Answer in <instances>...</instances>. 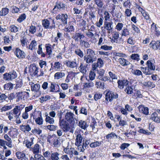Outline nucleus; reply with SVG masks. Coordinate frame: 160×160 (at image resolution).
<instances>
[{"mask_svg": "<svg viewBox=\"0 0 160 160\" xmlns=\"http://www.w3.org/2000/svg\"><path fill=\"white\" fill-rule=\"evenodd\" d=\"M87 65H84L83 63H80V66L78 68L79 71L83 74H86L87 72Z\"/></svg>", "mask_w": 160, "mask_h": 160, "instance_id": "obj_31", "label": "nucleus"}, {"mask_svg": "<svg viewBox=\"0 0 160 160\" xmlns=\"http://www.w3.org/2000/svg\"><path fill=\"white\" fill-rule=\"evenodd\" d=\"M43 155L48 159V160H59L60 154L59 152H51L48 150L43 153Z\"/></svg>", "mask_w": 160, "mask_h": 160, "instance_id": "obj_3", "label": "nucleus"}, {"mask_svg": "<svg viewBox=\"0 0 160 160\" xmlns=\"http://www.w3.org/2000/svg\"><path fill=\"white\" fill-rule=\"evenodd\" d=\"M59 117V125L60 128L62 130L63 132H67L70 129L69 123L63 119H62V113Z\"/></svg>", "mask_w": 160, "mask_h": 160, "instance_id": "obj_4", "label": "nucleus"}, {"mask_svg": "<svg viewBox=\"0 0 160 160\" xmlns=\"http://www.w3.org/2000/svg\"><path fill=\"white\" fill-rule=\"evenodd\" d=\"M64 64L68 67L71 68H76L78 65L76 61L70 60H66L65 61Z\"/></svg>", "mask_w": 160, "mask_h": 160, "instance_id": "obj_22", "label": "nucleus"}, {"mask_svg": "<svg viewBox=\"0 0 160 160\" xmlns=\"http://www.w3.org/2000/svg\"><path fill=\"white\" fill-rule=\"evenodd\" d=\"M118 61L120 64L122 66H127L130 64L129 61L123 58H119L118 59Z\"/></svg>", "mask_w": 160, "mask_h": 160, "instance_id": "obj_38", "label": "nucleus"}, {"mask_svg": "<svg viewBox=\"0 0 160 160\" xmlns=\"http://www.w3.org/2000/svg\"><path fill=\"white\" fill-rule=\"evenodd\" d=\"M40 88V85L38 83L34 84L33 83H32V84L31 85V89L33 92H39Z\"/></svg>", "mask_w": 160, "mask_h": 160, "instance_id": "obj_32", "label": "nucleus"}, {"mask_svg": "<svg viewBox=\"0 0 160 160\" xmlns=\"http://www.w3.org/2000/svg\"><path fill=\"white\" fill-rule=\"evenodd\" d=\"M104 18L105 19V21L104 22V28L105 29V32L106 31L107 33H110V22H108L107 21L110 18L109 13L107 11H105L104 13Z\"/></svg>", "mask_w": 160, "mask_h": 160, "instance_id": "obj_13", "label": "nucleus"}, {"mask_svg": "<svg viewBox=\"0 0 160 160\" xmlns=\"http://www.w3.org/2000/svg\"><path fill=\"white\" fill-rule=\"evenodd\" d=\"M8 73H9L12 80L15 79L17 77V73L14 70Z\"/></svg>", "mask_w": 160, "mask_h": 160, "instance_id": "obj_58", "label": "nucleus"}, {"mask_svg": "<svg viewBox=\"0 0 160 160\" xmlns=\"http://www.w3.org/2000/svg\"><path fill=\"white\" fill-rule=\"evenodd\" d=\"M96 58L95 57L87 56H84V61L88 64L92 63L96 61Z\"/></svg>", "mask_w": 160, "mask_h": 160, "instance_id": "obj_28", "label": "nucleus"}, {"mask_svg": "<svg viewBox=\"0 0 160 160\" xmlns=\"http://www.w3.org/2000/svg\"><path fill=\"white\" fill-rule=\"evenodd\" d=\"M42 25L44 29H55L56 28L55 23L54 19L51 18H48L42 20Z\"/></svg>", "mask_w": 160, "mask_h": 160, "instance_id": "obj_2", "label": "nucleus"}, {"mask_svg": "<svg viewBox=\"0 0 160 160\" xmlns=\"http://www.w3.org/2000/svg\"><path fill=\"white\" fill-rule=\"evenodd\" d=\"M12 108V106L11 105L9 106L4 105L0 109V112H5L8 110L11 109Z\"/></svg>", "mask_w": 160, "mask_h": 160, "instance_id": "obj_56", "label": "nucleus"}, {"mask_svg": "<svg viewBox=\"0 0 160 160\" xmlns=\"http://www.w3.org/2000/svg\"><path fill=\"white\" fill-rule=\"evenodd\" d=\"M21 130L24 132L25 131L29 132L31 130V128L29 125H22L21 127Z\"/></svg>", "mask_w": 160, "mask_h": 160, "instance_id": "obj_55", "label": "nucleus"}, {"mask_svg": "<svg viewBox=\"0 0 160 160\" xmlns=\"http://www.w3.org/2000/svg\"><path fill=\"white\" fill-rule=\"evenodd\" d=\"M102 96V94L101 93L98 92H97L95 94L94 96V99L96 101H97L98 99H100Z\"/></svg>", "mask_w": 160, "mask_h": 160, "instance_id": "obj_60", "label": "nucleus"}, {"mask_svg": "<svg viewBox=\"0 0 160 160\" xmlns=\"http://www.w3.org/2000/svg\"><path fill=\"white\" fill-rule=\"evenodd\" d=\"M39 68L35 65H31L29 67V72L30 75L32 74L35 76H38Z\"/></svg>", "mask_w": 160, "mask_h": 160, "instance_id": "obj_21", "label": "nucleus"}, {"mask_svg": "<svg viewBox=\"0 0 160 160\" xmlns=\"http://www.w3.org/2000/svg\"><path fill=\"white\" fill-rule=\"evenodd\" d=\"M5 90H11L13 88V84L10 82L5 84L3 87Z\"/></svg>", "mask_w": 160, "mask_h": 160, "instance_id": "obj_48", "label": "nucleus"}, {"mask_svg": "<svg viewBox=\"0 0 160 160\" xmlns=\"http://www.w3.org/2000/svg\"><path fill=\"white\" fill-rule=\"evenodd\" d=\"M8 132V134L12 138H14L17 137L18 132V130L16 128H14L11 127L9 129Z\"/></svg>", "mask_w": 160, "mask_h": 160, "instance_id": "obj_19", "label": "nucleus"}, {"mask_svg": "<svg viewBox=\"0 0 160 160\" xmlns=\"http://www.w3.org/2000/svg\"><path fill=\"white\" fill-rule=\"evenodd\" d=\"M46 118H45V121L47 122H48L50 124H53L54 123V120L53 118H51L50 116L46 115Z\"/></svg>", "mask_w": 160, "mask_h": 160, "instance_id": "obj_54", "label": "nucleus"}, {"mask_svg": "<svg viewBox=\"0 0 160 160\" xmlns=\"http://www.w3.org/2000/svg\"><path fill=\"white\" fill-rule=\"evenodd\" d=\"M69 151V155L70 158H72L73 155L77 156L79 154V153L78 151L73 148H70Z\"/></svg>", "mask_w": 160, "mask_h": 160, "instance_id": "obj_29", "label": "nucleus"}, {"mask_svg": "<svg viewBox=\"0 0 160 160\" xmlns=\"http://www.w3.org/2000/svg\"><path fill=\"white\" fill-rule=\"evenodd\" d=\"M147 67L145 68H143L144 70L143 72L146 75L151 74L153 71L155 70V66L154 63L151 62V60H148L146 63Z\"/></svg>", "mask_w": 160, "mask_h": 160, "instance_id": "obj_5", "label": "nucleus"}, {"mask_svg": "<svg viewBox=\"0 0 160 160\" xmlns=\"http://www.w3.org/2000/svg\"><path fill=\"white\" fill-rule=\"evenodd\" d=\"M142 85L146 87L150 88L155 87V84L150 81H148V82H144L142 83Z\"/></svg>", "mask_w": 160, "mask_h": 160, "instance_id": "obj_37", "label": "nucleus"}, {"mask_svg": "<svg viewBox=\"0 0 160 160\" xmlns=\"http://www.w3.org/2000/svg\"><path fill=\"white\" fill-rule=\"evenodd\" d=\"M80 45L85 48H87L90 47V44L89 43L83 39L81 40L79 42Z\"/></svg>", "mask_w": 160, "mask_h": 160, "instance_id": "obj_39", "label": "nucleus"}, {"mask_svg": "<svg viewBox=\"0 0 160 160\" xmlns=\"http://www.w3.org/2000/svg\"><path fill=\"white\" fill-rule=\"evenodd\" d=\"M16 101L19 102L20 100H25L29 97V93L26 92H16Z\"/></svg>", "mask_w": 160, "mask_h": 160, "instance_id": "obj_12", "label": "nucleus"}, {"mask_svg": "<svg viewBox=\"0 0 160 160\" xmlns=\"http://www.w3.org/2000/svg\"><path fill=\"white\" fill-rule=\"evenodd\" d=\"M102 142V141L99 142L96 141V142L91 143L90 144L89 146L91 148H95L97 147L100 146Z\"/></svg>", "mask_w": 160, "mask_h": 160, "instance_id": "obj_42", "label": "nucleus"}, {"mask_svg": "<svg viewBox=\"0 0 160 160\" xmlns=\"http://www.w3.org/2000/svg\"><path fill=\"white\" fill-rule=\"evenodd\" d=\"M111 57H113V58H115V60H116V59H118L117 57H121L122 56L123 54L121 53L116 52H113L111 53Z\"/></svg>", "mask_w": 160, "mask_h": 160, "instance_id": "obj_57", "label": "nucleus"}, {"mask_svg": "<svg viewBox=\"0 0 160 160\" xmlns=\"http://www.w3.org/2000/svg\"><path fill=\"white\" fill-rule=\"evenodd\" d=\"M23 84L22 81V79H19L16 81L15 88L16 89L21 88Z\"/></svg>", "mask_w": 160, "mask_h": 160, "instance_id": "obj_61", "label": "nucleus"}, {"mask_svg": "<svg viewBox=\"0 0 160 160\" xmlns=\"http://www.w3.org/2000/svg\"><path fill=\"white\" fill-rule=\"evenodd\" d=\"M25 107V105L20 104L16 106L12 110L6 113V115L10 121L15 118L18 115L21 114V111Z\"/></svg>", "mask_w": 160, "mask_h": 160, "instance_id": "obj_1", "label": "nucleus"}, {"mask_svg": "<svg viewBox=\"0 0 160 160\" xmlns=\"http://www.w3.org/2000/svg\"><path fill=\"white\" fill-rule=\"evenodd\" d=\"M42 44H40L38 46V48L37 51V53L39 55H40L41 58H45L46 56V54L43 52L42 49Z\"/></svg>", "mask_w": 160, "mask_h": 160, "instance_id": "obj_27", "label": "nucleus"}, {"mask_svg": "<svg viewBox=\"0 0 160 160\" xmlns=\"http://www.w3.org/2000/svg\"><path fill=\"white\" fill-rule=\"evenodd\" d=\"M50 64L51 67L49 71L51 72L58 71L61 69L62 66L61 62L59 61L55 62L54 64L52 62Z\"/></svg>", "mask_w": 160, "mask_h": 160, "instance_id": "obj_17", "label": "nucleus"}, {"mask_svg": "<svg viewBox=\"0 0 160 160\" xmlns=\"http://www.w3.org/2000/svg\"><path fill=\"white\" fill-rule=\"evenodd\" d=\"M40 150V147L38 144L36 143L34 147L32 148V151L33 153L35 154L39 153Z\"/></svg>", "mask_w": 160, "mask_h": 160, "instance_id": "obj_43", "label": "nucleus"}, {"mask_svg": "<svg viewBox=\"0 0 160 160\" xmlns=\"http://www.w3.org/2000/svg\"><path fill=\"white\" fill-rule=\"evenodd\" d=\"M32 132L34 135H39L42 132V130L39 128H35L31 131Z\"/></svg>", "mask_w": 160, "mask_h": 160, "instance_id": "obj_52", "label": "nucleus"}, {"mask_svg": "<svg viewBox=\"0 0 160 160\" xmlns=\"http://www.w3.org/2000/svg\"><path fill=\"white\" fill-rule=\"evenodd\" d=\"M3 129V134L4 138L7 141H10L11 140V138L8 136V134L6 133L8 131V126H4L3 124H0V134L2 133Z\"/></svg>", "mask_w": 160, "mask_h": 160, "instance_id": "obj_16", "label": "nucleus"}, {"mask_svg": "<svg viewBox=\"0 0 160 160\" xmlns=\"http://www.w3.org/2000/svg\"><path fill=\"white\" fill-rule=\"evenodd\" d=\"M39 111H36V110L30 114V119L28 121V123L33 124L34 123V120L37 118L39 116Z\"/></svg>", "mask_w": 160, "mask_h": 160, "instance_id": "obj_18", "label": "nucleus"}, {"mask_svg": "<svg viewBox=\"0 0 160 160\" xmlns=\"http://www.w3.org/2000/svg\"><path fill=\"white\" fill-rule=\"evenodd\" d=\"M159 118L158 117V114L156 112H154L151 115L150 119L156 122L159 123Z\"/></svg>", "mask_w": 160, "mask_h": 160, "instance_id": "obj_36", "label": "nucleus"}, {"mask_svg": "<svg viewBox=\"0 0 160 160\" xmlns=\"http://www.w3.org/2000/svg\"><path fill=\"white\" fill-rule=\"evenodd\" d=\"M58 138L55 134L49 135L47 138V142L49 143L52 144L54 147H58L60 144Z\"/></svg>", "mask_w": 160, "mask_h": 160, "instance_id": "obj_9", "label": "nucleus"}, {"mask_svg": "<svg viewBox=\"0 0 160 160\" xmlns=\"http://www.w3.org/2000/svg\"><path fill=\"white\" fill-rule=\"evenodd\" d=\"M70 22H69V26L67 27H65L64 28V30L65 32H73L75 30V28L72 25H70L69 23Z\"/></svg>", "mask_w": 160, "mask_h": 160, "instance_id": "obj_41", "label": "nucleus"}, {"mask_svg": "<svg viewBox=\"0 0 160 160\" xmlns=\"http://www.w3.org/2000/svg\"><path fill=\"white\" fill-rule=\"evenodd\" d=\"M139 111L145 115H148V109L147 107L144 106H141L139 109Z\"/></svg>", "mask_w": 160, "mask_h": 160, "instance_id": "obj_50", "label": "nucleus"}, {"mask_svg": "<svg viewBox=\"0 0 160 160\" xmlns=\"http://www.w3.org/2000/svg\"><path fill=\"white\" fill-rule=\"evenodd\" d=\"M39 116L37 118H36L35 120L36 123L39 125H41L43 123V120L41 112H39Z\"/></svg>", "mask_w": 160, "mask_h": 160, "instance_id": "obj_30", "label": "nucleus"}, {"mask_svg": "<svg viewBox=\"0 0 160 160\" xmlns=\"http://www.w3.org/2000/svg\"><path fill=\"white\" fill-rule=\"evenodd\" d=\"M20 42L22 47H24L27 46L28 40L25 36H23L21 38Z\"/></svg>", "mask_w": 160, "mask_h": 160, "instance_id": "obj_35", "label": "nucleus"}, {"mask_svg": "<svg viewBox=\"0 0 160 160\" xmlns=\"http://www.w3.org/2000/svg\"><path fill=\"white\" fill-rule=\"evenodd\" d=\"M112 38H111V42L112 43L116 42L118 43V39L119 38V34L118 32L114 31L112 33Z\"/></svg>", "mask_w": 160, "mask_h": 160, "instance_id": "obj_24", "label": "nucleus"}, {"mask_svg": "<svg viewBox=\"0 0 160 160\" xmlns=\"http://www.w3.org/2000/svg\"><path fill=\"white\" fill-rule=\"evenodd\" d=\"M70 49L71 51H73L74 49H75L74 51L75 54L81 58L83 57L84 54L80 48H78V46L77 44L73 43V42L71 44Z\"/></svg>", "mask_w": 160, "mask_h": 160, "instance_id": "obj_11", "label": "nucleus"}, {"mask_svg": "<svg viewBox=\"0 0 160 160\" xmlns=\"http://www.w3.org/2000/svg\"><path fill=\"white\" fill-rule=\"evenodd\" d=\"M79 25L81 27H82L81 28H79L78 29H80L81 31L84 32V30L86 29V22L84 20H83L79 24Z\"/></svg>", "mask_w": 160, "mask_h": 160, "instance_id": "obj_51", "label": "nucleus"}, {"mask_svg": "<svg viewBox=\"0 0 160 160\" xmlns=\"http://www.w3.org/2000/svg\"><path fill=\"white\" fill-rule=\"evenodd\" d=\"M65 5L62 2L58 1L56 2L55 5L53 9L54 12L55 13L64 9Z\"/></svg>", "mask_w": 160, "mask_h": 160, "instance_id": "obj_15", "label": "nucleus"}, {"mask_svg": "<svg viewBox=\"0 0 160 160\" xmlns=\"http://www.w3.org/2000/svg\"><path fill=\"white\" fill-rule=\"evenodd\" d=\"M50 97L48 95H47L45 96H42L40 98V102L42 103L47 101L48 100L50 99Z\"/></svg>", "mask_w": 160, "mask_h": 160, "instance_id": "obj_62", "label": "nucleus"}, {"mask_svg": "<svg viewBox=\"0 0 160 160\" xmlns=\"http://www.w3.org/2000/svg\"><path fill=\"white\" fill-rule=\"evenodd\" d=\"M86 55L85 56L92 57H95V53L94 51L90 48H88L86 50Z\"/></svg>", "mask_w": 160, "mask_h": 160, "instance_id": "obj_45", "label": "nucleus"}, {"mask_svg": "<svg viewBox=\"0 0 160 160\" xmlns=\"http://www.w3.org/2000/svg\"><path fill=\"white\" fill-rule=\"evenodd\" d=\"M34 157L36 160H46L44 157L43 156L41 155L38 154H35L34 155Z\"/></svg>", "mask_w": 160, "mask_h": 160, "instance_id": "obj_64", "label": "nucleus"}, {"mask_svg": "<svg viewBox=\"0 0 160 160\" xmlns=\"http://www.w3.org/2000/svg\"><path fill=\"white\" fill-rule=\"evenodd\" d=\"M74 73L73 72H68V75L65 80V82L66 83H68L70 82V80L72 79L74 77Z\"/></svg>", "mask_w": 160, "mask_h": 160, "instance_id": "obj_34", "label": "nucleus"}, {"mask_svg": "<svg viewBox=\"0 0 160 160\" xmlns=\"http://www.w3.org/2000/svg\"><path fill=\"white\" fill-rule=\"evenodd\" d=\"M79 126L82 129H86L88 125L87 124L86 122L82 120H81L79 122Z\"/></svg>", "mask_w": 160, "mask_h": 160, "instance_id": "obj_40", "label": "nucleus"}, {"mask_svg": "<svg viewBox=\"0 0 160 160\" xmlns=\"http://www.w3.org/2000/svg\"><path fill=\"white\" fill-rule=\"evenodd\" d=\"M49 88L50 92H57L60 91L59 85L55 82H51Z\"/></svg>", "mask_w": 160, "mask_h": 160, "instance_id": "obj_20", "label": "nucleus"}, {"mask_svg": "<svg viewBox=\"0 0 160 160\" xmlns=\"http://www.w3.org/2000/svg\"><path fill=\"white\" fill-rule=\"evenodd\" d=\"M95 85L98 88L103 89L104 86V82L100 81L96 82Z\"/></svg>", "mask_w": 160, "mask_h": 160, "instance_id": "obj_59", "label": "nucleus"}, {"mask_svg": "<svg viewBox=\"0 0 160 160\" xmlns=\"http://www.w3.org/2000/svg\"><path fill=\"white\" fill-rule=\"evenodd\" d=\"M14 55L18 59H23L26 57L25 52L19 47H14L12 49Z\"/></svg>", "mask_w": 160, "mask_h": 160, "instance_id": "obj_8", "label": "nucleus"}, {"mask_svg": "<svg viewBox=\"0 0 160 160\" xmlns=\"http://www.w3.org/2000/svg\"><path fill=\"white\" fill-rule=\"evenodd\" d=\"M150 45L154 49L160 50V41H157L155 42L152 41L150 43Z\"/></svg>", "mask_w": 160, "mask_h": 160, "instance_id": "obj_25", "label": "nucleus"}, {"mask_svg": "<svg viewBox=\"0 0 160 160\" xmlns=\"http://www.w3.org/2000/svg\"><path fill=\"white\" fill-rule=\"evenodd\" d=\"M37 43L35 40H32L28 46L27 48L31 50L35 49L36 47L37 46Z\"/></svg>", "mask_w": 160, "mask_h": 160, "instance_id": "obj_33", "label": "nucleus"}, {"mask_svg": "<svg viewBox=\"0 0 160 160\" xmlns=\"http://www.w3.org/2000/svg\"><path fill=\"white\" fill-rule=\"evenodd\" d=\"M75 134L76 135L75 145L77 146L78 149L81 148L83 135V132L81 130H78L75 131Z\"/></svg>", "mask_w": 160, "mask_h": 160, "instance_id": "obj_6", "label": "nucleus"}, {"mask_svg": "<svg viewBox=\"0 0 160 160\" xmlns=\"http://www.w3.org/2000/svg\"><path fill=\"white\" fill-rule=\"evenodd\" d=\"M18 28L15 25H12L9 27V29L12 32L16 33L18 31Z\"/></svg>", "mask_w": 160, "mask_h": 160, "instance_id": "obj_49", "label": "nucleus"}, {"mask_svg": "<svg viewBox=\"0 0 160 160\" xmlns=\"http://www.w3.org/2000/svg\"><path fill=\"white\" fill-rule=\"evenodd\" d=\"M65 75V74L64 72H58L55 74L54 78L55 79H58L64 77Z\"/></svg>", "mask_w": 160, "mask_h": 160, "instance_id": "obj_53", "label": "nucleus"}, {"mask_svg": "<svg viewBox=\"0 0 160 160\" xmlns=\"http://www.w3.org/2000/svg\"><path fill=\"white\" fill-rule=\"evenodd\" d=\"M94 86V83L91 81L88 83H84L83 85V89L86 88H91L93 87Z\"/></svg>", "mask_w": 160, "mask_h": 160, "instance_id": "obj_63", "label": "nucleus"}, {"mask_svg": "<svg viewBox=\"0 0 160 160\" xmlns=\"http://www.w3.org/2000/svg\"><path fill=\"white\" fill-rule=\"evenodd\" d=\"M117 83L118 87L120 89H123L124 87L127 86L128 83V81L127 79L119 80Z\"/></svg>", "mask_w": 160, "mask_h": 160, "instance_id": "obj_23", "label": "nucleus"}, {"mask_svg": "<svg viewBox=\"0 0 160 160\" xmlns=\"http://www.w3.org/2000/svg\"><path fill=\"white\" fill-rule=\"evenodd\" d=\"M85 38L84 32L81 31L80 29L76 31L72 34V38L77 42H79L81 40Z\"/></svg>", "mask_w": 160, "mask_h": 160, "instance_id": "obj_7", "label": "nucleus"}, {"mask_svg": "<svg viewBox=\"0 0 160 160\" xmlns=\"http://www.w3.org/2000/svg\"><path fill=\"white\" fill-rule=\"evenodd\" d=\"M27 16L25 13H23L21 14L17 19V21L19 23L22 22L26 18Z\"/></svg>", "mask_w": 160, "mask_h": 160, "instance_id": "obj_47", "label": "nucleus"}, {"mask_svg": "<svg viewBox=\"0 0 160 160\" xmlns=\"http://www.w3.org/2000/svg\"><path fill=\"white\" fill-rule=\"evenodd\" d=\"M74 115L72 113L70 112H67L65 117V120L70 124L71 127L73 126L75 123Z\"/></svg>", "mask_w": 160, "mask_h": 160, "instance_id": "obj_14", "label": "nucleus"}, {"mask_svg": "<svg viewBox=\"0 0 160 160\" xmlns=\"http://www.w3.org/2000/svg\"><path fill=\"white\" fill-rule=\"evenodd\" d=\"M68 17L67 14L60 13L56 16L55 19L56 20L60 21L61 25L64 26L67 24Z\"/></svg>", "mask_w": 160, "mask_h": 160, "instance_id": "obj_10", "label": "nucleus"}, {"mask_svg": "<svg viewBox=\"0 0 160 160\" xmlns=\"http://www.w3.org/2000/svg\"><path fill=\"white\" fill-rule=\"evenodd\" d=\"M45 46L46 50V55L50 56L52 54L53 50L51 45L50 43H47L45 44Z\"/></svg>", "mask_w": 160, "mask_h": 160, "instance_id": "obj_26", "label": "nucleus"}, {"mask_svg": "<svg viewBox=\"0 0 160 160\" xmlns=\"http://www.w3.org/2000/svg\"><path fill=\"white\" fill-rule=\"evenodd\" d=\"M9 12V10L7 8H3L0 11V16H4L7 15Z\"/></svg>", "mask_w": 160, "mask_h": 160, "instance_id": "obj_44", "label": "nucleus"}, {"mask_svg": "<svg viewBox=\"0 0 160 160\" xmlns=\"http://www.w3.org/2000/svg\"><path fill=\"white\" fill-rule=\"evenodd\" d=\"M90 141L89 140L86 139L85 142H83L82 143L83 145H81V148H80V152H83L84 151L85 149L84 148V147H85V148H86L88 147V145L89 144L90 142H89Z\"/></svg>", "mask_w": 160, "mask_h": 160, "instance_id": "obj_46", "label": "nucleus"}]
</instances>
